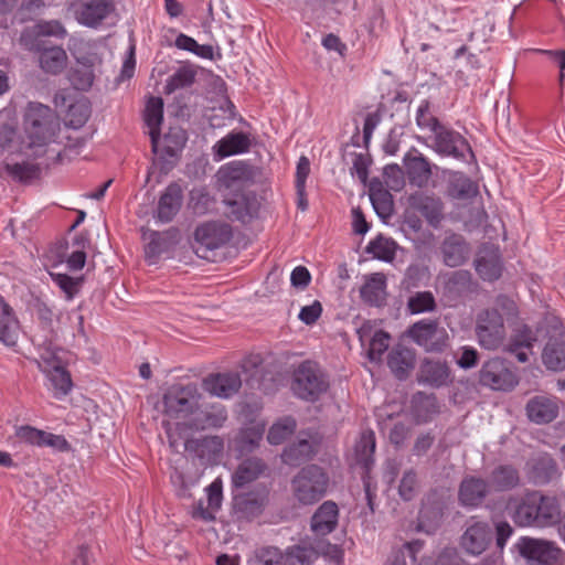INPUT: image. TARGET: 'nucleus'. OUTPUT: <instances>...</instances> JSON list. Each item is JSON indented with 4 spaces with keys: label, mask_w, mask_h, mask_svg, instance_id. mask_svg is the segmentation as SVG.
I'll list each match as a JSON object with an SVG mask.
<instances>
[{
    "label": "nucleus",
    "mask_w": 565,
    "mask_h": 565,
    "mask_svg": "<svg viewBox=\"0 0 565 565\" xmlns=\"http://www.w3.org/2000/svg\"><path fill=\"white\" fill-rule=\"evenodd\" d=\"M519 550L523 557L541 565H556L561 556V550L552 542L536 539H522Z\"/></svg>",
    "instance_id": "11"
},
{
    "label": "nucleus",
    "mask_w": 565,
    "mask_h": 565,
    "mask_svg": "<svg viewBox=\"0 0 565 565\" xmlns=\"http://www.w3.org/2000/svg\"><path fill=\"white\" fill-rule=\"evenodd\" d=\"M476 270L483 280H495L501 276L502 266L497 248L483 249L475 262Z\"/></svg>",
    "instance_id": "32"
},
{
    "label": "nucleus",
    "mask_w": 565,
    "mask_h": 565,
    "mask_svg": "<svg viewBox=\"0 0 565 565\" xmlns=\"http://www.w3.org/2000/svg\"><path fill=\"white\" fill-rule=\"evenodd\" d=\"M479 381L484 386L503 392L512 391L519 384L518 375L501 358H493L483 363Z\"/></svg>",
    "instance_id": "8"
},
{
    "label": "nucleus",
    "mask_w": 565,
    "mask_h": 565,
    "mask_svg": "<svg viewBox=\"0 0 565 565\" xmlns=\"http://www.w3.org/2000/svg\"><path fill=\"white\" fill-rule=\"evenodd\" d=\"M313 446L306 439H299L297 443L291 444L281 454V459L286 465L299 466L309 460L313 455Z\"/></svg>",
    "instance_id": "44"
},
{
    "label": "nucleus",
    "mask_w": 565,
    "mask_h": 565,
    "mask_svg": "<svg viewBox=\"0 0 565 565\" xmlns=\"http://www.w3.org/2000/svg\"><path fill=\"white\" fill-rule=\"evenodd\" d=\"M409 205L434 227H437L444 218V204L437 196L415 193L409 196Z\"/></svg>",
    "instance_id": "23"
},
{
    "label": "nucleus",
    "mask_w": 565,
    "mask_h": 565,
    "mask_svg": "<svg viewBox=\"0 0 565 565\" xmlns=\"http://www.w3.org/2000/svg\"><path fill=\"white\" fill-rule=\"evenodd\" d=\"M267 503L265 491H252L233 498L232 514L237 520L249 521L262 514Z\"/></svg>",
    "instance_id": "13"
},
{
    "label": "nucleus",
    "mask_w": 565,
    "mask_h": 565,
    "mask_svg": "<svg viewBox=\"0 0 565 565\" xmlns=\"http://www.w3.org/2000/svg\"><path fill=\"white\" fill-rule=\"evenodd\" d=\"M41 447H50L56 451L65 452L71 449L68 441L62 435H55L43 430Z\"/></svg>",
    "instance_id": "64"
},
{
    "label": "nucleus",
    "mask_w": 565,
    "mask_h": 565,
    "mask_svg": "<svg viewBox=\"0 0 565 565\" xmlns=\"http://www.w3.org/2000/svg\"><path fill=\"white\" fill-rule=\"evenodd\" d=\"M39 52V64L42 71L49 74H60L67 65V54L61 46H43L36 45Z\"/></svg>",
    "instance_id": "27"
},
{
    "label": "nucleus",
    "mask_w": 565,
    "mask_h": 565,
    "mask_svg": "<svg viewBox=\"0 0 565 565\" xmlns=\"http://www.w3.org/2000/svg\"><path fill=\"white\" fill-rule=\"evenodd\" d=\"M520 473L511 465L495 467L489 476L491 491L504 492L516 488L520 484Z\"/></svg>",
    "instance_id": "30"
},
{
    "label": "nucleus",
    "mask_w": 565,
    "mask_h": 565,
    "mask_svg": "<svg viewBox=\"0 0 565 565\" xmlns=\"http://www.w3.org/2000/svg\"><path fill=\"white\" fill-rule=\"evenodd\" d=\"M282 555L276 547H263L248 561L247 565H281Z\"/></svg>",
    "instance_id": "56"
},
{
    "label": "nucleus",
    "mask_w": 565,
    "mask_h": 565,
    "mask_svg": "<svg viewBox=\"0 0 565 565\" xmlns=\"http://www.w3.org/2000/svg\"><path fill=\"white\" fill-rule=\"evenodd\" d=\"M266 470L265 462L259 458H249L242 461L232 476V483L236 488H243L246 484L258 479Z\"/></svg>",
    "instance_id": "33"
},
{
    "label": "nucleus",
    "mask_w": 565,
    "mask_h": 565,
    "mask_svg": "<svg viewBox=\"0 0 565 565\" xmlns=\"http://www.w3.org/2000/svg\"><path fill=\"white\" fill-rule=\"evenodd\" d=\"M90 116V107L88 102L81 99L70 105L66 116L65 124L74 129L83 127Z\"/></svg>",
    "instance_id": "48"
},
{
    "label": "nucleus",
    "mask_w": 565,
    "mask_h": 565,
    "mask_svg": "<svg viewBox=\"0 0 565 565\" xmlns=\"http://www.w3.org/2000/svg\"><path fill=\"white\" fill-rule=\"evenodd\" d=\"M369 194L379 216L385 218L392 215L394 207L393 196L380 180L374 179L370 182Z\"/></svg>",
    "instance_id": "34"
},
{
    "label": "nucleus",
    "mask_w": 565,
    "mask_h": 565,
    "mask_svg": "<svg viewBox=\"0 0 565 565\" xmlns=\"http://www.w3.org/2000/svg\"><path fill=\"white\" fill-rule=\"evenodd\" d=\"M561 519V509L553 497L537 494V526L544 527L556 524Z\"/></svg>",
    "instance_id": "43"
},
{
    "label": "nucleus",
    "mask_w": 565,
    "mask_h": 565,
    "mask_svg": "<svg viewBox=\"0 0 565 565\" xmlns=\"http://www.w3.org/2000/svg\"><path fill=\"white\" fill-rule=\"evenodd\" d=\"M512 519L520 526H537V493L532 492L515 505Z\"/></svg>",
    "instance_id": "37"
},
{
    "label": "nucleus",
    "mask_w": 565,
    "mask_h": 565,
    "mask_svg": "<svg viewBox=\"0 0 565 565\" xmlns=\"http://www.w3.org/2000/svg\"><path fill=\"white\" fill-rule=\"evenodd\" d=\"M375 450V437L373 431L363 433L355 446L358 462L369 469L372 463V455Z\"/></svg>",
    "instance_id": "51"
},
{
    "label": "nucleus",
    "mask_w": 565,
    "mask_h": 565,
    "mask_svg": "<svg viewBox=\"0 0 565 565\" xmlns=\"http://www.w3.org/2000/svg\"><path fill=\"white\" fill-rule=\"evenodd\" d=\"M384 181L387 188L399 191L404 185L402 169L397 164H388L383 171Z\"/></svg>",
    "instance_id": "61"
},
{
    "label": "nucleus",
    "mask_w": 565,
    "mask_h": 565,
    "mask_svg": "<svg viewBox=\"0 0 565 565\" xmlns=\"http://www.w3.org/2000/svg\"><path fill=\"white\" fill-rule=\"evenodd\" d=\"M194 429H178V436L179 438H177V444L175 445H172L169 443V446L170 448L175 451V452H182V451H185V452H190V454H195L198 455L199 457H202L203 454L201 451V448L210 443H217L218 445H221V441L217 437H212V438H191L190 437V433L193 431Z\"/></svg>",
    "instance_id": "42"
},
{
    "label": "nucleus",
    "mask_w": 565,
    "mask_h": 565,
    "mask_svg": "<svg viewBox=\"0 0 565 565\" xmlns=\"http://www.w3.org/2000/svg\"><path fill=\"white\" fill-rule=\"evenodd\" d=\"M449 194L459 200L473 198L478 194V185L462 173H455L450 181Z\"/></svg>",
    "instance_id": "45"
},
{
    "label": "nucleus",
    "mask_w": 565,
    "mask_h": 565,
    "mask_svg": "<svg viewBox=\"0 0 565 565\" xmlns=\"http://www.w3.org/2000/svg\"><path fill=\"white\" fill-rule=\"evenodd\" d=\"M416 124L422 130H428L431 134L438 129L440 122L430 111L428 100H423L416 111Z\"/></svg>",
    "instance_id": "54"
},
{
    "label": "nucleus",
    "mask_w": 565,
    "mask_h": 565,
    "mask_svg": "<svg viewBox=\"0 0 565 565\" xmlns=\"http://www.w3.org/2000/svg\"><path fill=\"white\" fill-rule=\"evenodd\" d=\"M386 276L383 273H373L364 276L360 288L362 300L371 306L380 307L386 300Z\"/></svg>",
    "instance_id": "25"
},
{
    "label": "nucleus",
    "mask_w": 565,
    "mask_h": 565,
    "mask_svg": "<svg viewBox=\"0 0 565 565\" xmlns=\"http://www.w3.org/2000/svg\"><path fill=\"white\" fill-rule=\"evenodd\" d=\"M152 151L163 161L172 162L181 153L185 142L186 135L181 127H170L162 138L158 132H149Z\"/></svg>",
    "instance_id": "10"
},
{
    "label": "nucleus",
    "mask_w": 565,
    "mask_h": 565,
    "mask_svg": "<svg viewBox=\"0 0 565 565\" xmlns=\"http://www.w3.org/2000/svg\"><path fill=\"white\" fill-rule=\"evenodd\" d=\"M202 398V393L194 383L172 385L163 393L159 411L163 416L162 426L170 444H177L178 429H190Z\"/></svg>",
    "instance_id": "1"
},
{
    "label": "nucleus",
    "mask_w": 565,
    "mask_h": 565,
    "mask_svg": "<svg viewBox=\"0 0 565 565\" xmlns=\"http://www.w3.org/2000/svg\"><path fill=\"white\" fill-rule=\"evenodd\" d=\"M542 361L551 371L565 370V332L548 340L542 353Z\"/></svg>",
    "instance_id": "29"
},
{
    "label": "nucleus",
    "mask_w": 565,
    "mask_h": 565,
    "mask_svg": "<svg viewBox=\"0 0 565 565\" xmlns=\"http://www.w3.org/2000/svg\"><path fill=\"white\" fill-rule=\"evenodd\" d=\"M195 72L188 66L180 67L171 75L166 85V93L170 94L177 89L190 86L194 82Z\"/></svg>",
    "instance_id": "52"
},
{
    "label": "nucleus",
    "mask_w": 565,
    "mask_h": 565,
    "mask_svg": "<svg viewBox=\"0 0 565 565\" xmlns=\"http://www.w3.org/2000/svg\"><path fill=\"white\" fill-rule=\"evenodd\" d=\"M525 413L532 423L548 424L558 415L557 399L546 395L533 396L525 405Z\"/></svg>",
    "instance_id": "16"
},
{
    "label": "nucleus",
    "mask_w": 565,
    "mask_h": 565,
    "mask_svg": "<svg viewBox=\"0 0 565 565\" xmlns=\"http://www.w3.org/2000/svg\"><path fill=\"white\" fill-rule=\"evenodd\" d=\"M42 433V429H38L30 425L17 426L14 429V436L19 441L36 447H41Z\"/></svg>",
    "instance_id": "58"
},
{
    "label": "nucleus",
    "mask_w": 565,
    "mask_h": 565,
    "mask_svg": "<svg viewBox=\"0 0 565 565\" xmlns=\"http://www.w3.org/2000/svg\"><path fill=\"white\" fill-rule=\"evenodd\" d=\"M296 430V420L291 417H284L275 422L267 435L270 445H280L287 440Z\"/></svg>",
    "instance_id": "46"
},
{
    "label": "nucleus",
    "mask_w": 565,
    "mask_h": 565,
    "mask_svg": "<svg viewBox=\"0 0 565 565\" xmlns=\"http://www.w3.org/2000/svg\"><path fill=\"white\" fill-rule=\"evenodd\" d=\"M436 307L435 297L430 291H417L407 301V309L413 315L433 312Z\"/></svg>",
    "instance_id": "49"
},
{
    "label": "nucleus",
    "mask_w": 565,
    "mask_h": 565,
    "mask_svg": "<svg viewBox=\"0 0 565 565\" xmlns=\"http://www.w3.org/2000/svg\"><path fill=\"white\" fill-rule=\"evenodd\" d=\"M450 371L446 362L441 360L425 359L418 371V382L439 387L449 381Z\"/></svg>",
    "instance_id": "26"
},
{
    "label": "nucleus",
    "mask_w": 565,
    "mask_h": 565,
    "mask_svg": "<svg viewBox=\"0 0 565 565\" xmlns=\"http://www.w3.org/2000/svg\"><path fill=\"white\" fill-rule=\"evenodd\" d=\"M434 149L444 156L462 157L463 151H470L468 142L457 132L446 129L443 125L434 132Z\"/></svg>",
    "instance_id": "18"
},
{
    "label": "nucleus",
    "mask_w": 565,
    "mask_h": 565,
    "mask_svg": "<svg viewBox=\"0 0 565 565\" xmlns=\"http://www.w3.org/2000/svg\"><path fill=\"white\" fill-rule=\"evenodd\" d=\"M419 489V482L417 473L413 470H406L398 484V494L405 500L409 501L415 498Z\"/></svg>",
    "instance_id": "53"
},
{
    "label": "nucleus",
    "mask_w": 565,
    "mask_h": 565,
    "mask_svg": "<svg viewBox=\"0 0 565 565\" xmlns=\"http://www.w3.org/2000/svg\"><path fill=\"white\" fill-rule=\"evenodd\" d=\"M207 497V507H204L203 501H199L191 511V516L204 522H212L215 520V513L220 510L223 500V486L221 479L214 480L205 489Z\"/></svg>",
    "instance_id": "19"
},
{
    "label": "nucleus",
    "mask_w": 565,
    "mask_h": 565,
    "mask_svg": "<svg viewBox=\"0 0 565 565\" xmlns=\"http://www.w3.org/2000/svg\"><path fill=\"white\" fill-rule=\"evenodd\" d=\"M535 341L536 338L532 330L523 327L512 337L509 350L510 352H516L519 349H531Z\"/></svg>",
    "instance_id": "60"
},
{
    "label": "nucleus",
    "mask_w": 565,
    "mask_h": 565,
    "mask_svg": "<svg viewBox=\"0 0 565 565\" xmlns=\"http://www.w3.org/2000/svg\"><path fill=\"white\" fill-rule=\"evenodd\" d=\"M36 363L51 383L55 397H63L71 392L73 386L71 374L66 371L58 350L43 349Z\"/></svg>",
    "instance_id": "7"
},
{
    "label": "nucleus",
    "mask_w": 565,
    "mask_h": 565,
    "mask_svg": "<svg viewBox=\"0 0 565 565\" xmlns=\"http://www.w3.org/2000/svg\"><path fill=\"white\" fill-rule=\"evenodd\" d=\"M241 386V376L235 372L210 374L202 381L203 391L220 398H230Z\"/></svg>",
    "instance_id": "14"
},
{
    "label": "nucleus",
    "mask_w": 565,
    "mask_h": 565,
    "mask_svg": "<svg viewBox=\"0 0 565 565\" xmlns=\"http://www.w3.org/2000/svg\"><path fill=\"white\" fill-rule=\"evenodd\" d=\"M514 311V301L500 296L493 308L479 312L476 320V335L482 348L497 350L501 347L505 338L504 316H511Z\"/></svg>",
    "instance_id": "3"
},
{
    "label": "nucleus",
    "mask_w": 565,
    "mask_h": 565,
    "mask_svg": "<svg viewBox=\"0 0 565 565\" xmlns=\"http://www.w3.org/2000/svg\"><path fill=\"white\" fill-rule=\"evenodd\" d=\"M248 175V169L245 163L232 162L217 171L216 182L220 189L230 190L237 188Z\"/></svg>",
    "instance_id": "39"
},
{
    "label": "nucleus",
    "mask_w": 565,
    "mask_h": 565,
    "mask_svg": "<svg viewBox=\"0 0 565 565\" xmlns=\"http://www.w3.org/2000/svg\"><path fill=\"white\" fill-rule=\"evenodd\" d=\"M265 422L262 418H254L242 428L237 437L241 451L250 452L263 439Z\"/></svg>",
    "instance_id": "40"
},
{
    "label": "nucleus",
    "mask_w": 565,
    "mask_h": 565,
    "mask_svg": "<svg viewBox=\"0 0 565 565\" xmlns=\"http://www.w3.org/2000/svg\"><path fill=\"white\" fill-rule=\"evenodd\" d=\"M250 139L244 132H231L222 138L214 146L215 152L218 157L225 158L238 153H244L249 150Z\"/></svg>",
    "instance_id": "38"
},
{
    "label": "nucleus",
    "mask_w": 565,
    "mask_h": 565,
    "mask_svg": "<svg viewBox=\"0 0 565 565\" xmlns=\"http://www.w3.org/2000/svg\"><path fill=\"white\" fill-rule=\"evenodd\" d=\"M226 420L227 412L223 405L218 403L205 404L202 399L199 402L190 429H216L223 427Z\"/></svg>",
    "instance_id": "15"
},
{
    "label": "nucleus",
    "mask_w": 565,
    "mask_h": 565,
    "mask_svg": "<svg viewBox=\"0 0 565 565\" xmlns=\"http://www.w3.org/2000/svg\"><path fill=\"white\" fill-rule=\"evenodd\" d=\"M194 238L195 254L200 258L214 262L216 252L231 241L232 228L224 222H205L196 227Z\"/></svg>",
    "instance_id": "5"
},
{
    "label": "nucleus",
    "mask_w": 565,
    "mask_h": 565,
    "mask_svg": "<svg viewBox=\"0 0 565 565\" xmlns=\"http://www.w3.org/2000/svg\"><path fill=\"white\" fill-rule=\"evenodd\" d=\"M20 321L13 308L0 295V342L14 348L19 340Z\"/></svg>",
    "instance_id": "20"
},
{
    "label": "nucleus",
    "mask_w": 565,
    "mask_h": 565,
    "mask_svg": "<svg viewBox=\"0 0 565 565\" xmlns=\"http://www.w3.org/2000/svg\"><path fill=\"white\" fill-rule=\"evenodd\" d=\"M54 281L66 294L67 299H72L78 292L81 279H75L66 274H51Z\"/></svg>",
    "instance_id": "63"
},
{
    "label": "nucleus",
    "mask_w": 565,
    "mask_h": 565,
    "mask_svg": "<svg viewBox=\"0 0 565 565\" xmlns=\"http://www.w3.org/2000/svg\"><path fill=\"white\" fill-rule=\"evenodd\" d=\"M31 35H34L35 38H64L66 35V30L58 21H43L35 24L31 30H25L20 38V41L29 50H33L38 45L30 41Z\"/></svg>",
    "instance_id": "41"
},
{
    "label": "nucleus",
    "mask_w": 565,
    "mask_h": 565,
    "mask_svg": "<svg viewBox=\"0 0 565 565\" xmlns=\"http://www.w3.org/2000/svg\"><path fill=\"white\" fill-rule=\"evenodd\" d=\"M391 337L382 330L376 331L370 341L369 359L371 361L381 360L383 353L388 349Z\"/></svg>",
    "instance_id": "57"
},
{
    "label": "nucleus",
    "mask_w": 565,
    "mask_h": 565,
    "mask_svg": "<svg viewBox=\"0 0 565 565\" xmlns=\"http://www.w3.org/2000/svg\"><path fill=\"white\" fill-rule=\"evenodd\" d=\"M311 551L302 546H292L288 548L285 555V565H308L310 563Z\"/></svg>",
    "instance_id": "62"
},
{
    "label": "nucleus",
    "mask_w": 565,
    "mask_h": 565,
    "mask_svg": "<svg viewBox=\"0 0 565 565\" xmlns=\"http://www.w3.org/2000/svg\"><path fill=\"white\" fill-rule=\"evenodd\" d=\"M407 335L427 352L443 351L448 341L447 331L431 319H423L412 324Z\"/></svg>",
    "instance_id": "9"
},
{
    "label": "nucleus",
    "mask_w": 565,
    "mask_h": 565,
    "mask_svg": "<svg viewBox=\"0 0 565 565\" xmlns=\"http://www.w3.org/2000/svg\"><path fill=\"white\" fill-rule=\"evenodd\" d=\"M329 478L318 466L302 468L291 480V490L296 501L303 505H312L327 493Z\"/></svg>",
    "instance_id": "4"
},
{
    "label": "nucleus",
    "mask_w": 565,
    "mask_h": 565,
    "mask_svg": "<svg viewBox=\"0 0 565 565\" xmlns=\"http://www.w3.org/2000/svg\"><path fill=\"white\" fill-rule=\"evenodd\" d=\"M366 252L380 260L390 263L395 258L396 244L391 238L377 236L370 242Z\"/></svg>",
    "instance_id": "47"
},
{
    "label": "nucleus",
    "mask_w": 565,
    "mask_h": 565,
    "mask_svg": "<svg viewBox=\"0 0 565 565\" xmlns=\"http://www.w3.org/2000/svg\"><path fill=\"white\" fill-rule=\"evenodd\" d=\"M225 203L231 209L230 215L243 223L250 221L258 211L256 198L243 193L236 194L233 200H225Z\"/></svg>",
    "instance_id": "36"
},
{
    "label": "nucleus",
    "mask_w": 565,
    "mask_h": 565,
    "mask_svg": "<svg viewBox=\"0 0 565 565\" xmlns=\"http://www.w3.org/2000/svg\"><path fill=\"white\" fill-rule=\"evenodd\" d=\"M24 127L26 143L22 153L28 159H35L45 153L46 146L55 138L58 119L49 106L30 103L25 113Z\"/></svg>",
    "instance_id": "2"
},
{
    "label": "nucleus",
    "mask_w": 565,
    "mask_h": 565,
    "mask_svg": "<svg viewBox=\"0 0 565 565\" xmlns=\"http://www.w3.org/2000/svg\"><path fill=\"white\" fill-rule=\"evenodd\" d=\"M338 521V505L333 501H324L311 516L310 529L316 536H326L335 530Z\"/></svg>",
    "instance_id": "22"
},
{
    "label": "nucleus",
    "mask_w": 565,
    "mask_h": 565,
    "mask_svg": "<svg viewBox=\"0 0 565 565\" xmlns=\"http://www.w3.org/2000/svg\"><path fill=\"white\" fill-rule=\"evenodd\" d=\"M114 11L113 0H90L78 7L76 18L81 24L96 28Z\"/></svg>",
    "instance_id": "17"
},
{
    "label": "nucleus",
    "mask_w": 565,
    "mask_h": 565,
    "mask_svg": "<svg viewBox=\"0 0 565 565\" xmlns=\"http://www.w3.org/2000/svg\"><path fill=\"white\" fill-rule=\"evenodd\" d=\"M422 548L418 541L406 543L403 548L393 552L385 565H406V555L415 558V553Z\"/></svg>",
    "instance_id": "59"
},
{
    "label": "nucleus",
    "mask_w": 565,
    "mask_h": 565,
    "mask_svg": "<svg viewBox=\"0 0 565 565\" xmlns=\"http://www.w3.org/2000/svg\"><path fill=\"white\" fill-rule=\"evenodd\" d=\"M492 540V529L483 521H472L460 539V545L470 555H480Z\"/></svg>",
    "instance_id": "12"
},
{
    "label": "nucleus",
    "mask_w": 565,
    "mask_h": 565,
    "mask_svg": "<svg viewBox=\"0 0 565 565\" xmlns=\"http://www.w3.org/2000/svg\"><path fill=\"white\" fill-rule=\"evenodd\" d=\"M441 254L447 266L458 267L468 258L469 248L461 236L452 234L444 239Z\"/></svg>",
    "instance_id": "31"
},
{
    "label": "nucleus",
    "mask_w": 565,
    "mask_h": 565,
    "mask_svg": "<svg viewBox=\"0 0 565 565\" xmlns=\"http://www.w3.org/2000/svg\"><path fill=\"white\" fill-rule=\"evenodd\" d=\"M491 491L489 483L482 478L468 476L459 486L458 498L465 507H478Z\"/></svg>",
    "instance_id": "24"
},
{
    "label": "nucleus",
    "mask_w": 565,
    "mask_h": 565,
    "mask_svg": "<svg viewBox=\"0 0 565 565\" xmlns=\"http://www.w3.org/2000/svg\"><path fill=\"white\" fill-rule=\"evenodd\" d=\"M163 119V100L160 97H151L146 106L145 121L149 132H158Z\"/></svg>",
    "instance_id": "50"
},
{
    "label": "nucleus",
    "mask_w": 565,
    "mask_h": 565,
    "mask_svg": "<svg viewBox=\"0 0 565 565\" xmlns=\"http://www.w3.org/2000/svg\"><path fill=\"white\" fill-rule=\"evenodd\" d=\"M404 166L412 184L424 188L431 179L430 162L417 150L409 151L404 158Z\"/></svg>",
    "instance_id": "21"
},
{
    "label": "nucleus",
    "mask_w": 565,
    "mask_h": 565,
    "mask_svg": "<svg viewBox=\"0 0 565 565\" xmlns=\"http://www.w3.org/2000/svg\"><path fill=\"white\" fill-rule=\"evenodd\" d=\"M182 203L181 188L171 183L159 199L157 217L160 222H170L179 212Z\"/></svg>",
    "instance_id": "28"
},
{
    "label": "nucleus",
    "mask_w": 565,
    "mask_h": 565,
    "mask_svg": "<svg viewBox=\"0 0 565 565\" xmlns=\"http://www.w3.org/2000/svg\"><path fill=\"white\" fill-rule=\"evenodd\" d=\"M328 387L326 374L313 362H302L294 373L291 388L302 399L316 401Z\"/></svg>",
    "instance_id": "6"
},
{
    "label": "nucleus",
    "mask_w": 565,
    "mask_h": 565,
    "mask_svg": "<svg viewBox=\"0 0 565 565\" xmlns=\"http://www.w3.org/2000/svg\"><path fill=\"white\" fill-rule=\"evenodd\" d=\"M413 406L416 416L422 420H427L431 414L437 412L435 397L423 393L414 396Z\"/></svg>",
    "instance_id": "55"
},
{
    "label": "nucleus",
    "mask_w": 565,
    "mask_h": 565,
    "mask_svg": "<svg viewBox=\"0 0 565 565\" xmlns=\"http://www.w3.org/2000/svg\"><path fill=\"white\" fill-rule=\"evenodd\" d=\"M387 364L393 374L403 380L415 365V353L405 347H396L390 352Z\"/></svg>",
    "instance_id": "35"
}]
</instances>
